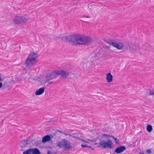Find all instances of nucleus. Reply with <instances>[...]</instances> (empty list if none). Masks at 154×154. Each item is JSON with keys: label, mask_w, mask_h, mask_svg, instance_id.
Wrapping results in <instances>:
<instances>
[{"label": "nucleus", "mask_w": 154, "mask_h": 154, "mask_svg": "<svg viewBox=\"0 0 154 154\" xmlns=\"http://www.w3.org/2000/svg\"><path fill=\"white\" fill-rule=\"evenodd\" d=\"M54 134H55L54 133Z\"/></svg>", "instance_id": "obj_38"}, {"label": "nucleus", "mask_w": 154, "mask_h": 154, "mask_svg": "<svg viewBox=\"0 0 154 154\" xmlns=\"http://www.w3.org/2000/svg\"><path fill=\"white\" fill-rule=\"evenodd\" d=\"M84 40V42H83L82 45H88L90 44L92 42V39L90 37L86 36L85 38L83 39Z\"/></svg>", "instance_id": "obj_11"}, {"label": "nucleus", "mask_w": 154, "mask_h": 154, "mask_svg": "<svg viewBox=\"0 0 154 154\" xmlns=\"http://www.w3.org/2000/svg\"><path fill=\"white\" fill-rule=\"evenodd\" d=\"M38 57L37 53L33 51L31 52L27 58L24 64L26 66L31 67L35 65L37 62V58Z\"/></svg>", "instance_id": "obj_3"}, {"label": "nucleus", "mask_w": 154, "mask_h": 154, "mask_svg": "<svg viewBox=\"0 0 154 154\" xmlns=\"http://www.w3.org/2000/svg\"><path fill=\"white\" fill-rule=\"evenodd\" d=\"M86 17L87 18H90V17H89V16L87 17Z\"/></svg>", "instance_id": "obj_35"}, {"label": "nucleus", "mask_w": 154, "mask_h": 154, "mask_svg": "<svg viewBox=\"0 0 154 154\" xmlns=\"http://www.w3.org/2000/svg\"><path fill=\"white\" fill-rule=\"evenodd\" d=\"M51 137L48 135H47L44 136L42 139V141L43 143H45L47 142L48 141L51 140Z\"/></svg>", "instance_id": "obj_15"}, {"label": "nucleus", "mask_w": 154, "mask_h": 154, "mask_svg": "<svg viewBox=\"0 0 154 154\" xmlns=\"http://www.w3.org/2000/svg\"><path fill=\"white\" fill-rule=\"evenodd\" d=\"M111 137L113 138L114 140L115 141V143L116 144H119V141L117 139V138L116 137H115L113 136H112Z\"/></svg>", "instance_id": "obj_21"}, {"label": "nucleus", "mask_w": 154, "mask_h": 154, "mask_svg": "<svg viewBox=\"0 0 154 154\" xmlns=\"http://www.w3.org/2000/svg\"><path fill=\"white\" fill-rule=\"evenodd\" d=\"M89 147V148H91V146H88V147Z\"/></svg>", "instance_id": "obj_34"}, {"label": "nucleus", "mask_w": 154, "mask_h": 154, "mask_svg": "<svg viewBox=\"0 0 154 154\" xmlns=\"http://www.w3.org/2000/svg\"><path fill=\"white\" fill-rule=\"evenodd\" d=\"M146 95L147 96L149 95H154V90L148 89L146 91Z\"/></svg>", "instance_id": "obj_18"}, {"label": "nucleus", "mask_w": 154, "mask_h": 154, "mask_svg": "<svg viewBox=\"0 0 154 154\" xmlns=\"http://www.w3.org/2000/svg\"><path fill=\"white\" fill-rule=\"evenodd\" d=\"M106 141L104 140H101L99 143L98 146L99 147L105 149Z\"/></svg>", "instance_id": "obj_17"}, {"label": "nucleus", "mask_w": 154, "mask_h": 154, "mask_svg": "<svg viewBox=\"0 0 154 154\" xmlns=\"http://www.w3.org/2000/svg\"><path fill=\"white\" fill-rule=\"evenodd\" d=\"M86 36L76 34L72 35H69L66 38L67 42H69L72 45H82Z\"/></svg>", "instance_id": "obj_2"}, {"label": "nucleus", "mask_w": 154, "mask_h": 154, "mask_svg": "<svg viewBox=\"0 0 154 154\" xmlns=\"http://www.w3.org/2000/svg\"><path fill=\"white\" fill-rule=\"evenodd\" d=\"M81 146L83 148L87 147H88V146L86 144H82L81 145Z\"/></svg>", "instance_id": "obj_24"}, {"label": "nucleus", "mask_w": 154, "mask_h": 154, "mask_svg": "<svg viewBox=\"0 0 154 154\" xmlns=\"http://www.w3.org/2000/svg\"><path fill=\"white\" fill-rule=\"evenodd\" d=\"M8 82H5L3 84L4 86H5V87H7L8 86V85L7 84Z\"/></svg>", "instance_id": "obj_26"}, {"label": "nucleus", "mask_w": 154, "mask_h": 154, "mask_svg": "<svg viewBox=\"0 0 154 154\" xmlns=\"http://www.w3.org/2000/svg\"><path fill=\"white\" fill-rule=\"evenodd\" d=\"M81 140L84 142H85L86 143H88V142L87 141H85L83 139H81Z\"/></svg>", "instance_id": "obj_32"}, {"label": "nucleus", "mask_w": 154, "mask_h": 154, "mask_svg": "<svg viewBox=\"0 0 154 154\" xmlns=\"http://www.w3.org/2000/svg\"><path fill=\"white\" fill-rule=\"evenodd\" d=\"M91 149L92 150H94V148H92Z\"/></svg>", "instance_id": "obj_37"}, {"label": "nucleus", "mask_w": 154, "mask_h": 154, "mask_svg": "<svg viewBox=\"0 0 154 154\" xmlns=\"http://www.w3.org/2000/svg\"><path fill=\"white\" fill-rule=\"evenodd\" d=\"M87 63H85L83 64V67L85 69V68H87L88 67H89V65L87 66Z\"/></svg>", "instance_id": "obj_25"}, {"label": "nucleus", "mask_w": 154, "mask_h": 154, "mask_svg": "<svg viewBox=\"0 0 154 154\" xmlns=\"http://www.w3.org/2000/svg\"><path fill=\"white\" fill-rule=\"evenodd\" d=\"M57 131L58 132H60V133H62V134H63V133H64V132H63L62 131H61V130H57Z\"/></svg>", "instance_id": "obj_30"}, {"label": "nucleus", "mask_w": 154, "mask_h": 154, "mask_svg": "<svg viewBox=\"0 0 154 154\" xmlns=\"http://www.w3.org/2000/svg\"><path fill=\"white\" fill-rule=\"evenodd\" d=\"M47 154H53V152L50 151H48L47 152Z\"/></svg>", "instance_id": "obj_29"}, {"label": "nucleus", "mask_w": 154, "mask_h": 154, "mask_svg": "<svg viewBox=\"0 0 154 154\" xmlns=\"http://www.w3.org/2000/svg\"><path fill=\"white\" fill-rule=\"evenodd\" d=\"M152 129V126L149 125H148L146 126V130L149 132H151Z\"/></svg>", "instance_id": "obj_19"}, {"label": "nucleus", "mask_w": 154, "mask_h": 154, "mask_svg": "<svg viewBox=\"0 0 154 154\" xmlns=\"http://www.w3.org/2000/svg\"><path fill=\"white\" fill-rule=\"evenodd\" d=\"M57 145L58 146L64 150H68L69 149H72L70 142L65 139H62L60 141L58 142Z\"/></svg>", "instance_id": "obj_4"}, {"label": "nucleus", "mask_w": 154, "mask_h": 154, "mask_svg": "<svg viewBox=\"0 0 154 154\" xmlns=\"http://www.w3.org/2000/svg\"><path fill=\"white\" fill-rule=\"evenodd\" d=\"M146 152L148 153H150V154H154V149L152 150L151 149H148Z\"/></svg>", "instance_id": "obj_20"}, {"label": "nucleus", "mask_w": 154, "mask_h": 154, "mask_svg": "<svg viewBox=\"0 0 154 154\" xmlns=\"http://www.w3.org/2000/svg\"><path fill=\"white\" fill-rule=\"evenodd\" d=\"M29 20V18L23 16H15L13 20V22L16 24H18L24 23Z\"/></svg>", "instance_id": "obj_6"}, {"label": "nucleus", "mask_w": 154, "mask_h": 154, "mask_svg": "<svg viewBox=\"0 0 154 154\" xmlns=\"http://www.w3.org/2000/svg\"><path fill=\"white\" fill-rule=\"evenodd\" d=\"M107 43L109 45H112L113 47L119 50L122 49L123 48V50L125 51L128 49L130 52L131 53H134L136 50V46L133 44L129 43L127 45H124L123 43L121 42H116L112 40L108 41Z\"/></svg>", "instance_id": "obj_1"}, {"label": "nucleus", "mask_w": 154, "mask_h": 154, "mask_svg": "<svg viewBox=\"0 0 154 154\" xmlns=\"http://www.w3.org/2000/svg\"><path fill=\"white\" fill-rule=\"evenodd\" d=\"M40 151L37 148H29L23 152V154H40Z\"/></svg>", "instance_id": "obj_9"}, {"label": "nucleus", "mask_w": 154, "mask_h": 154, "mask_svg": "<svg viewBox=\"0 0 154 154\" xmlns=\"http://www.w3.org/2000/svg\"><path fill=\"white\" fill-rule=\"evenodd\" d=\"M63 134H64L66 136L69 135L70 136H71V137L72 136V135L71 134H69L68 133H66L65 132H64V133H63Z\"/></svg>", "instance_id": "obj_27"}, {"label": "nucleus", "mask_w": 154, "mask_h": 154, "mask_svg": "<svg viewBox=\"0 0 154 154\" xmlns=\"http://www.w3.org/2000/svg\"><path fill=\"white\" fill-rule=\"evenodd\" d=\"M69 72L68 70H62L58 74H60L61 78L66 79L69 75Z\"/></svg>", "instance_id": "obj_10"}, {"label": "nucleus", "mask_w": 154, "mask_h": 154, "mask_svg": "<svg viewBox=\"0 0 154 154\" xmlns=\"http://www.w3.org/2000/svg\"><path fill=\"white\" fill-rule=\"evenodd\" d=\"M94 52L95 53L94 55H93L92 54L90 58V61L91 62H93L97 60H98L103 56V54L102 53V49L100 48L97 49Z\"/></svg>", "instance_id": "obj_5"}, {"label": "nucleus", "mask_w": 154, "mask_h": 154, "mask_svg": "<svg viewBox=\"0 0 154 154\" xmlns=\"http://www.w3.org/2000/svg\"><path fill=\"white\" fill-rule=\"evenodd\" d=\"M53 83V82H51L49 83V84H51V83Z\"/></svg>", "instance_id": "obj_36"}, {"label": "nucleus", "mask_w": 154, "mask_h": 154, "mask_svg": "<svg viewBox=\"0 0 154 154\" xmlns=\"http://www.w3.org/2000/svg\"><path fill=\"white\" fill-rule=\"evenodd\" d=\"M112 144V143L111 140H108L106 141L105 149L109 148L111 149Z\"/></svg>", "instance_id": "obj_13"}, {"label": "nucleus", "mask_w": 154, "mask_h": 154, "mask_svg": "<svg viewBox=\"0 0 154 154\" xmlns=\"http://www.w3.org/2000/svg\"><path fill=\"white\" fill-rule=\"evenodd\" d=\"M139 154H144L143 151L140 152Z\"/></svg>", "instance_id": "obj_33"}, {"label": "nucleus", "mask_w": 154, "mask_h": 154, "mask_svg": "<svg viewBox=\"0 0 154 154\" xmlns=\"http://www.w3.org/2000/svg\"><path fill=\"white\" fill-rule=\"evenodd\" d=\"M73 137L77 138L78 139H80V137H81L80 134H79V135L78 134H75V135L74 136H72Z\"/></svg>", "instance_id": "obj_23"}, {"label": "nucleus", "mask_w": 154, "mask_h": 154, "mask_svg": "<svg viewBox=\"0 0 154 154\" xmlns=\"http://www.w3.org/2000/svg\"><path fill=\"white\" fill-rule=\"evenodd\" d=\"M31 142L29 138L26 140H24L21 142L20 146L21 148L20 151H23L25 150L26 147L29 146Z\"/></svg>", "instance_id": "obj_7"}, {"label": "nucleus", "mask_w": 154, "mask_h": 154, "mask_svg": "<svg viewBox=\"0 0 154 154\" xmlns=\"http://www.w3.org/2000/svg\"><path fill=\"white\" fill-rule=\"evenodd\" d=\"M111 136H112V135H110L109 134H102L101 137L103 138L105 137H111Z\"/></svg>", "instance_id": "obj_22"}, {"label": "nucleus", "mask_w": 154, "mask_h": 154, "mask_svg": "<svg viewBox=\"0 0 154 154\" xmlns=\"http://www.w3.org/2000/svg\"><path fill=\"white\" fill-rule=\"evenodd\" d=\"M126 149L125 146H121L117 147L115 149V152L117 153H120L125 150Z\"/></svg>", "instance_id": "obj_12"}, {"label": "nucleus", "mask_w": 154, "mask_h": 154, "mask_svg": "<svg viewBox=\"0 0 154 154\" xmlns=\"http://www.w3.org/2000/svg\"><path fill=\"white\" fill-rule=\"evenodd\" d=\"M88 7L90 8H92V5L89 4H88Z\"/></svg>", "instance_id": "obj_28"}, {"label": "nucleus", "mask_w": 154, "mask_h": 154, "mask_svg": "<svg viewBox=\"0 0 154 154\" xmlns=\"http://www.w3.org/2000/svg\"><path fill=\"white\" fill-rule=\"evenodd\" d=\"M45 89V88L43 87L40 88L38 90H37L35 92V95H40L43 93Z\"/></svg>", "instance_id": "obj_14"}, {"label": "nucleus", "mask_w": 154, "mask_h": 154, "mask_svg": "<svg viewBox=\"0 0 154 154\" xmlns=\"http://www.w3.org/2000/svg\"><path fill=\"white\" fill-rule=\"evenodd\" d=\"M3 86V84L2 82H0V88H1Z\"/></svg>", "instance_id": "obj_31"}, {"label": "nucleus", "mask_w": 154, "mask_h": 154, "mask_svg": "<svg viewBox=\"0 0 154 154\" xmlns=\"http://www.w3.org/2000/svg\"><path fill=\"white\" fill-rule=\"evenodd\" d=\"M59 76L58 73L55 72H51L50 73L48 74L46 76L47 80L45 81V83L50 82V81L56 78Z\"/></svg>", "instance_id": "obj_8"}, {"label": "nucleus", "mask_w": 154, "mask_h": 154, "mask_svg": "<svg viewBox=\"0 0 154 154\" xmlns=\"http://www.w3.org/2000/svg\"><path fill=\"white\" fill-rule=\"evenodd\" d=\"M113 77L110 73H109L106 74V80L108 82H112V80Z\"/></svg>", "instance_id": "obj_16"}]
</instances>
